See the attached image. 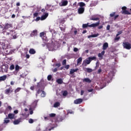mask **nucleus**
Instances as JSON below:
<instances>
[{
	"instance_id": "obj_1",
	"label": "nucleus",
	"mask_w": 131,
	"mask_h": 131,
	"mask_svg": "<svg viewBox=\"0 0 131 131\" xmlns=\"http://www.w3.org/2000/svg\"><path fill=\"white\" fill-rule=\"evenodd\" d=\"M98 25H100V20L95 24H92L90 25H89V23L83 24L82 25V28H87V27H90L91 28H92V27H93V28L97 27H98Z\"/></svg>"
},
{
	"instance_id": "obj_2",
	"label": "nucleus",
	"mask_w": 131,
	"mask_h": 131,
	"mask_svg": "<svg viewBox=\"0 0 131 131\" xmlns=\"http://www.w3.org/2000/svg\"><path fill=\"white\" fill-rule=\"evenodd\" d=\"M9 28H13V24L6 23L3 28V31H4V30H8Z\"/></svg>"
},
{
	"instance_id": "obj_3",
	"label": "nucleus",
	"mask_w": 131,
	"mask_h": 131,
	"mask_svg": "<svg viewBox=\"0 0 131 131\" xmlns=\"http://www.w3.org/2000/svg\"><path fill=\"white\" fill-rule=\"evenodd\" d=\"M123 47L124 49H126V50H130L131 49V45L128 42H123Z\"/></svg>"
},
{
	"instance_id": "obj_4",
	"label": "nucleus",
	"mask_w": 131,
	"mask_h": 131,
	"mask_svg": "<svg viewBox=\"0 0 131 131\" xmlns=\"http://www.w3.org/2000/svg\"><path fill=\"white\" fill-rule=\"evenodd\" d=\"M126 7L124 6L122 7V14H124V15H130V13L128 12V11L126 10Z\"/></svg>"
},
{
	"instance_id": "obj_5",
	"label": "nucleus",
	"mask_w": 131,
	"mask_h": 131,
	"mask_svg": "<svg viewBox=\"0 0 131 131\" xmlns=\"http://www.w3.org/2000/svg\"><path fill=\"white\" fill-rule=\"evenodd\" d=\"M89 64H91V60H90L89 57L85 59L82 64V66H84L85 67H86Z\"/></svg>"
},
{
	"instance_id": "obj_6",
	"label": "nucleus",
	"mask_w": 131,
	"mask_h": 131,
	"mask_svg": "<svg viewBox=\"0 0 131 131\" xmlns=\"http://www.w3.org/2000/svg\"><path fill=\"white\" fill-rule=\"evenodd\" d=\"M83 101V99L82 98H78L74 101V104L77 105L78 104H81Z\"/></svg>"
},
{
	"instance_id": "obj_7",
	"label": "nucleus",
	"mask_w": 131,
	"mask_h": 131,
	"mask_svg": "<svg viewBox=\"0 0 131 131\" xmlns=\"http://www.w3.org/2000/svg\"><path fill=\"white\" fill-rule=\"evenodd\" d=\"M97 15H94L92 16L90 18V20L92 21H100V18L97 17Z\"/></svg>"
},
{
	"instance_id": "obj_8",
	"label": "nucleus",
	"mask_w": 131,
	"mask_h": 131,
	"mask_svg": "<svg viewBox=\"0 0 131 131\" xmlns=\"http://www.w3.org/2000/svg\"><path fill=\"white\" fill-rule=\"evenodd\" d=\"M49 17V13L47 12L44 13L41 16V20L43 21V20H46V18H48Z\"/></svg>"
},
{
	"instance_id": "obj_9",
	"label": "nucleus",
	"mask_w": 131,
	"mask_h": 131,
	"mask_svg": "<svg viewBox=\"0 0 131 131\" xmlns=\"http://www.w3.org/2000/svg\"><path fill=\"white\" fill-rule=\"evenodd\" d=\"M84 10V7H79L78 9V13L80 14H83Z\"/></svg>"
},
{
	"instance_id": "obj_10",
	"label": "nucleus",
	"mask_w": 131,
	"mask_h": 131,
	"mask_svg": "<svg viewBox=\"0 0 131 131\" xmlns=\"http://www.w3.org/2000/svg\"><path fill=\"white\" fill-rule=\"evenodd\" d=\"M13 92V90H12V87H10L9 89H7L5 91V94H6V95H9V94H10V93H12Z\"/></svg>"
},
{
	"instance_id": "obj_11",
	"label": "nucleus",
	"mask_w": 131,
	"mask_h": 131,
	"mask_svg": "<svg viewBox=\"0 0 131 131\" xmlns=\"http://www.w3.org/2000/svg\"><path fill=\"white\" fill-rule=\"evenodd\" d=\"M37 35V30H33L30 34V37H33V36H36Z\"/></svg>"
},
{
	"instance_id": "obj_12",
	"label": "nucleus",
	"mask_w": 131,
	"mask_h": 131,
	"mask_svg": "<svg viewBox=\"0 0 131 131\" xmlns=\"http://www.w3.org/2000/svg\"><path fill=\"white\" fill-rule=\"evenodd\" d=\"M48 49L49 51H54L55 50V44L54 43L50 44L48 47Z\"/></svg>"
},
{
	"instance_id": "obj_13",
	"label": "nucleus",
	"mask_w": 131,
	"mask_h": 131,
	"mask_svg": "<svg viewBox=\"0 0 131 131\" xmlns=\"http://www.w3.org/2000/svg\"><path fill=\"white\" fill-rule=\"evenodd\" d=\"M83 82L91 83V82H92V80H90V78H85L83 79Z\"/></svg>"
},
{
	"instance_id": "obj_14",
	"label": "nucleus",
	"mask_w": 131,
	"mask_h": 131,
	"mask_svg": "<svg viewBox=\"0 0 131 131\" xmlns=\"http://www.w3.org/2000/svg\"><path fill=\"white\" fill-rule=\"evenodd\" d=\"M77 71H78V69H71L70 71V74H73L74 72H77Z\"/></svg>"
},
{
	"instance_id": "obj_15",
	"label": "nucleus",
	"mask_w": 131,
	"mask_h": 131,
	"mask_svg": "<svg viewBox=\"0 0 131 131\" xmlns=\"http://www.w3.org/2000/svg\"><path fill=\"white\" fill-rule=\"evenodd\" d=\"M78 6H79L80 8H83V7H85V3L83 2H79L78 3Z\"/></svg>"
},
{
	"instance_id": "obj_16",
	"label": "nucleus",
	"mask_w": 131,
	"mask_h": 131,
	"mask_svg": "<svg viewBox=\"0 0 131 131\" xmlns=\"http://www.w3.org/2000/svg\"><path fill=\"white\" fill-rule=\"evenodd\" d=\"M82 62V57H79L77 59V65H80V64H81Z\"/></svg>"
},
{
	"instance_id": "obj_17",
	"label": "nucleus",
	"mask_w": 131,
	"mask_h": 131,
	"mask_svg": "<svg viewBox=\"0 0 131 131\" xmlns=\"http://www.w3.org/2000/svg\"><path fill=\"white\" fill-rule=\"evenodd\" d=\"M14 117L15 114L11 113L8 114V118H9V119H14Z\"/></svg>"
},
{
	"instance_id": "obj_18",
	"label": "nucleus",
	"mask_w": 131,
	"mask_h": 131,
	"mask_svg": "<svg viewBox=\"0 0 131 131\" xmlns=\"http://www.w3.org/2000/svg\"><path fill=\"white\" fill-rule=\"evenodd\" d=\"M68 5V1H63L61 2V6L64 7L65 6H67Z\"/></svg>"
},
{
	"instance_id": "obj_19",
	"label": "nucleus",
	"mask_w": 131,
	"mask_h": 131,
	"mask_svg": "<svg viewBox=\"0 0 131 131\" xmlns=\"http://www.w3.org/2000/svg\"><path fill=\"white\" fill-rule=\"evenodd\" d=\"M108 47H109V45H108V43L107 42H105L103 45V49L102 50H107V48H108Z\"/></svg>"
},
{
	"instance_id": "obj_20",
	"label": "nucleus",
	"mask_w": 131,
	"mask_h": 131,
	"mask_svg": "<svg viewBox=\"0 0 131 131\" xmlns=\"http://www.w3.org/2000/svg\"><path fill=\"white\" fill-rule=\"evenodd\" d=\"M6 79H7V75H4L0 77V81H4V80H6Z\"/></svg>"
},
{
	"instance_id": "obj_21",
	"label": "nucleus",
	"mask_w": 131,
	"mask_h": 131,
	"mask_svg": "<svg viewBox=\"0 0 131 131\" xmlns=\"http://www.w3.org/2000/svg\"><path fill=\"white\" fill-rule=\"evenodd\" d=\"M21 122V120L20 119L15 120L13 121V124L16 125L17 124H19Z\"/></svg>"
},
{
	"instance_id": "obj_22",
	"label": "nucleus",
	"mask_w": 131,
	"mask_h": 131,
	"mask_svg": "<svg viewBox=\"0 0 131 131\" xmlns=\"http://www.w3.org/2000/svg\"><path fill=\"white\" fill-rule=\"evenodd\" d=\"M56 82H57L58 84H62V83H63V79L59 78L56 80Z\"/></svg>"
},
{
	"instance_id": "obj_23",
	"label": "nucleus",
	"mask_w": 131,
	"mask_h": 131,
	"mask_svg": "<svg viewBox=\"0 0 131 131\" xmlns=\"http://www.w3.org/2000/svg\"><path fill=\"white\" fill-rule=\"evenodd\" d=\"M98 36H99V33L89 35L88 36V38H91V37H97Z\"/></svg>"
},
{
	"instance_id": "obj_24",
	"label": "nucleus",
	"mask_w": 131,
	"mask_h": 131,
	"mask_svg": "<svg viewBox=\"0 0 131 131\" xmlns=\"http://www.w3.org/2000/svg\"><path fill=\"white\" fill-rule=\"evenodd\" d=\"M35 53H36V52L35 51V50L33 49H31L29 50V53L31 54L32 55H34V54H35Z\"/></svg>"
},
{
	"instance_id": "obj_25",
	"label": "nucleus",
	"mask_w": 131,
	"mask_h": 131,
	"mask_svg": "<svg viewBox=\"0 0 131 131\" xmlns=\"http://www.w3.org/2000/svg\"><path fill=\"white\" fill-rule=\"evenodd\" d=\"M86 72L88 73H91V72H93V70L90 68H86L85 70H84Z\"/></svg>"
},
{
	"instance_id": "obj_26",
	"label": "nucleus",
	"mask_w": 131,
	"mask_h": 131,
	"mask_svg": "<svg viewBox=\"0 0 131 131\" xmlns=\"http://www.w3.org/2000/svg\"><path fill=\"white\" fill-rule=\"evenodd\" d=\"M60 104L59 102H56L54 104L53 106L54 108H57V107H59L60 106Z\"/></svg>"
},
{
	"instance_id": "obj_27",
	"label": "nucleus",
	"mask_w": 131,
	"mask_h": 131,
	"mask_svg": "<svg viewBox=\"0 0 131 131\" xmlns=\"http://www.w3.org/2000/svg\"><path fill=\"white\" fill-rule=\"evenodd\" d=\"M88 58H89V60H90V61L92 62L94 60L96 61L97 57L96 56H93V57H88Z\"/></svg>"
},
{
	"instance_id": "obj_28",
	"label": "nucleus",
	"mask_w": 131,
	"mask_h": 131,
	"mask_svg": "<svg viewBox=\"0 0 131 131\" xmlns=\"http://www.w3.org/2000/svg\"><path fill=\"white\" fill-rule=\"evenodd\" d=\"M42 91H43L40 89V88L38 89V90L36 91V97H37L38 95H39V94H40V92Z\"/></svg>"
},
{
	"instance_id": "obj_29",
	"label": "nucleus",
	"mask_w": 131,
	"mask_h": 131,
	"mask_svg": "<svg viewBox=\"0 0 131 131\" xmlns=\"http://www.w3.org/2000/svg\"><path fill=\"white\" fill-rule=\"evenodd\" d=\"M99 66H100V62L97 61L96 63V66L95 67V70H97V69L99 68Z\"/></svg>"
},
{
	"instance_id": "obj_30",
	"label": "nucleus",
	"mask_w": 131,
	"mask_h": 131,
	"mask_svg": "<svg viewBox=\"0 0 131 131\" xmlns=\"http://www.w3.org/2000/svg\"><path fill=\"white\" fill-rule=\"evenodd\" d=\"M52 129H54V127H52V128H51V127L49 126L46 128L45 131H48V130L51 131L52 130Z\"/></svg>"
},
{
	"instance_id": "obj_31",
	"label": "nucleus",
	"mask_w": 131,
	"mask_h": 131,
	"mask_svg": "<svg viewBox=\"0 0 131 131\" xmlns=\"http://www.w3.org/2000/svg\"><path fill=\"white\" fill-rule=\"evenodd\" d=\"M21 91V88H17L14 91L15 94H17V93H18V92H20Z\"/></svg>"
},
{
	"instance_id": "obj_32",
	"label": "nucleus",
	"mask_w": 131,
	"mask_h": 131,
	"mask_svg": "<svg viewBox=\"0 0 131 131\" xmlns=\"http://www.w3.org/2000/svg\"><path fill=\"white\" fill-rule=\"evenodd\" d=\"M67 95H68V92H67V91H63L62 93V95L63 96V97H66Z\"/></svg>"
},
{
	"instance_id": "obj_33",
	"label": "nucleus",
	"mask_w": 131,
	"mask_h": 131,
	"mask_svg": "<svg viewBox=\"0 0 131 131\" xmlns=\"http://www.w3.org/2000/svg\"><path fill=\"white\" fill-rule=\"evenodd\" d=\"M119 39H120V37L116 36V37L114 39V42H116V41H118Z\"/></svg>"
},
{
	"instance_id": "obj_34",
	"label": "nucleus",
	"mask_w": 131,
	"mask_h": 131,
	"mask_svg": "<svg viewBox=\"0 0 131 131\" xmlns=\"http://www.w3.org/2000/svg\"><path fill=\"white\" fill-rule=\"evenodd\" d=\"M41 97L42 98H44V97H46V92L45 91H42V93L40 95Z\"/></svg>"
},
{
	"instance_id": "obj_35",
	"label": "nucleus",
	"mask_w": 131,
	"mask_h": 131,
	"mask_svg": "<svg viewBox=\"0 0 131 131\" xmlns=\"http://www.w3.org/2000/svg\"><path fill=\"white\" fill-rule=\"evenodd\" d=\"M19 70H20V67L18 64H16L15 66V71H19Z\"/></svg>"
},
{
	"instance_id": "obj_36",
	"label": "nucleus",
	"mask_w": 131,
	"mask_h": 131,
	"mask_svg": "<svg viewBox=\"0 0 131 131\" xmlns=\"http://www.w3.org/2000/svg\"><path fill=\"white\" fill-rule=\"evenodd\" d=\"M56 116V114L51 113L49 114V117L51 118V117H55Z\"/></svg>"
},
{
	"instance_id": "obj_37",
	"label": "nucleus",
	"mask_w": 131,
	"mask_h": 131,
	"mask_svg": "<svg viewBox=\"0 0 131 131\" xmlns=\"http://www.w3.org/2000/svg\"><path fill=\"white\" fill-rule=\"evenodd\" d=\"M40 37H45V33L43 32L40 33Z\"/></svg>"
},
{
	"instance_id": "obj_38",
	"label": "nucleus",
	"mask_w": 131,
	"mask_h": 131,
	"mask_svg": "<svg viewBox=\"0 0 131 131\" xmlns=\"http://www.w3.org/2000/svg\"><path fill=\"white\" fill-rule=\"evenodd\" d=\"M14 69H15V66H14V64H12L10 67V70H14Z\"/></svg>"
},
{
	"instance_id": "obj_39",
	"label": "nucleus",
	"mask_w": 131,
	"mask_h": 131,
	"mask_svg": "<svg viewBox=\"0 0 131 131\" xmlns=\"http://www.w3.org/2000/svg\"><path fill=\"white\" fill-rule=\"evenodd\" d=\"M9 122H10V120H4V124H7L9 123Z\"/></svg>"
},
{
	"instance_id": "obj_40",
	"label": "nucleus",
	"mask_w": 131,
	"mask_h": 131,
	"mask_svg": "<svg viewBox=\"0 0 131 131\" xmlns=\"http://www.w3.org/2000/svg\"><path fill=\"white\" fill-rule=\"evenodd\" d=\"M67 62V60H66V59H64L63 61H62V65L64 66L65 65H66V63Z\"/></svg>"
},
{
	"instance_id": "obj_41",
	"label": "nucleus",
	"mask_w": 131,
	"mask_h": 131,
	"mask_svg": "<svg viewBox=\"0 0 131 131\" xmlns=\"http://www.w3.org/2000/svg\"><path fill=\"white\" fill-rule=\"evenodd\" d=\"M45 120H50L51 119V118H50V116L45 117H44Z\"/></svg>"
},
{
	"instance_id": "obj_42",
	"label": "nucleus",
	"mask_w": 131,
	"mask_h": 131,
	"mask_svg": "<svg viewBox=\"0 0 131 131\" xmlns=\"http://www.w3.org/2000/svg\"><path fill=\"white\" fill-rule=\"evenodd\" d=\"M122 33H123L122 31H120L118 32V33L117 34L116 36H118L119 35H120V34H122Z\"/></svg>"
},
{
	"instance_id": "obj_43",
	"label": "nucleus",
	"mask_w": 131,
	"mask_h": 131,
	"mask_svg": "<svg viewBox=\"0 0 131 131\" xmlns=\"http://www.w3.org/2000/svg\"><path fill=\"white\" fill-rule=\"evenodd\" d=\"M34 122V121L32 119H29V123H33Z\"/></svg>"
},
{
	"instance_id": "obj_44",
	"label": "nucleus",
	"mask_w": 131,
	"mask_h": 131,
	"mask_svg": "<svg viewBox=\"0 0 131 131\" xmlns=\"http://www.w3.org/2000/svg\"><path fill=\"white\" fill-rule=\"evenodd\" d=\"M98 56L99 58H100V60L103 59V55L101 53H99Z\"/></svg>"
},
{
	"instance_id": "obj_45",
	"label": "nucleus",
	"mask_w": 131,
	"mask_h": 131,
	"mask_svg": "<svg viewBox=\"0 0 131 131\" xmlns=\"http://www.w3.org/2000/svg\"><path fill=\"white\" fill-rule=\"evenodd\" d=\"M48 78V80H51V79H52V75H49L47 77Z\"/></svg>"
},
{
	"instance_id": "obj_46",
	"label": "nucleus",
	"mask_w": 131,
	"mask_h": 131,
	"mask_svg": "<svg viewBox=\"0 0 131 131\" xmlns=\"http://www.w3.org/2000/svg\"><path fill=\"white\" fill-rule=\"evenodd\" d=\"M37 16H38V13L35 12L33 14V18H35V17H37Z\"/></svg>"
},
{
	"instance_id": "obj_47",
	"label": "nucleus",
	"mask_w": 131,
	"mask_h": 131,
	"mask_svg": "<svg viewBox=\"0 0 131 131\" xmlns=\"http://www.w3.org/2000/svg\"><path fill=\"white\" fill-rule=\"evenodd\" d=\"M116 12H113L110 14V17H114L115 16Z\"/></svg>"
},
{
	"instance_id": "obj_48",
	"label": "nucleus",
	"mask_w": 131,
	"mask_h": 131,
	"mask_svg": "<svg viewBox=\"0 0 131 131\" xmlns=\"http://www.w3.org/2000/svg\"><path fill=\"white\" fill-rule=\"evenodd\" d=\"M55 66H56V67H58V68L61 67V63H56V64H55Z\"/></svg>"
},
{
	"instance_id": "obj_49",
	"label": "nucleus",
	"mask_w": 131,
	"mask_h": 131,
	"mask_svg": "<svg viewBox=\"0 0 131 131\" xmlns=\"http://www.w3.org/2000/svg\"><path fill=\"white\" fill-rule=\"evenodd\" d=\"M69 67H70V66L69 64H67L65 66L64 68L67 70L69 69Z\"/></svg>"
},
{
	"instance_id": "obj_50",
	"label": "nucleus",
	"mask_w": 131,
	"mask_h": 131,
	"mask_svg": "<svg viewBox=\"0 0 131 131\" xmlns=\"http://www.w3.org/2000/svg\"><path fill=\"white\" fill-rule=\"evenodd\" d=\"M101 72H102V69H101V68H100L97 72L98 74H100V73H101Z\"/></svg>"
},
{
	"instance_id": "obj_51",
	"label": "nucleus",
	"mask_w": 131,
	"mask_h": 131,
	"mask_svg": "<svg viewBox=\"0 0 131 131\" xmlns=\"http://www.w3.org/2000/svg\"><path fill=\"white\" fill-rule=\"evenodd\" d=\"M52 71L53 72H57V71H58V69L57 68H55L52 70Z\"/></svg>"
},
{
	"instance_id": "obj_52",
	"label": "nucleus",
	"mask_w": 131,
	"mask_h": 131,
	"mask_svg": "<svg viewBox=\"0 0 131 131\" xmlns=\"http://www.w3.org/2000/svg\"><path fill=\"white\" fill-rule=\"evenodd\" d=\"M4 67H5V70H4V71H5V72H8V67L6 66H4Z\"/></svg>"
},
{
	"instance_id": "obj_53",
	"label": "nucleus",
	"mask_w": 131,
	"mask_h": 131,
	"mask_svg": "<svg viewBox=\"0 0 131 131\" xmlns=\"http://www.w3.org/2000/svg\"><path fill=\"white\" fill-rule=\"evenodd\" d=\"M39 20H41V17H37L36 18V21H39Z\"/></svg>"
},
{
	"instance_id": "obj_54",
	"label": "nucleus",
	"mask_w": 131,
	"mask_h": 131,
	"mask_svg": "<svg viewBox=\"0 0 131 131\" xmlns=\"http://www.w3.org/2000/svg\"><path fill=\"white\" fill-rule=\"evenodd\" d=\"M119 17V15H115L114 20H116V19H117V18H118Z\"/></svg>"
},
{
	"instance_id": "obj_55",
	"label": "nucleus",
	"mask_w": 131,
	"mask_h": 131,
	"mask_svg": "<svg viewBox=\"0 0 131 131\" xmlns=\"http://www.w3.org/2000/svg\"><path fill=\"white\" fill-rule=\"evenodd\" d=\"M74 52H78V49L77 48H74Z\"/></svg>"
},
{
	"instance_id": "obj_56",
	"label": "nucleus",
	"mask_w": 131,
	"mask_h": 131,
	"mask_svg": "<svg viewBox=\"0 0 131 131\" xmlns=\"http://www.w3.org/2000/svg\"><path fill=\"white\" fill-rule=\"evenodd\" d=\"M30 90H31V91H34V85L31 86Z\"/></svg>"
},
{
	"instance_id": "obj_57",
	"label": "nucleus",
	"mask_w": 131,
	"mask_h": 131,
	"mask_svg": "<svg viewBox=\"0 0 131 131\" xmlns=\"http://www.w3.org/2000/svg\"><path fill=\"white\" fill-rule=\"evenodd\" d=\"M107 30H110V25H108L106 27Z\"/></svg>"
},
{
	"instance_id": "obj_58",
	"label": "nucleus",
	"mask_w": 131,
	"mask_h": 131,
	"mask_svg": "<svg viewBox=\"0 0 131 131\" xmlns=\"http://www.w3.org/2000/svg\"><path fill=\"white\" fill-rule=\"evenodd\" d=\"M84 93V91L81 90V93H80L81 96H82Z\"/></svg>"
},
{
	"instance_id": "obj_59",
	"label": "nucleus",
	"mask_w": 131,
	"mask_h": 131,
	"mask_svg": "<svg viewBox=\"0 0 131 131\" xmlns=\"http://www.w3.org/2000/svg\"><path fill=\"white\" fill-rule=\"evenodd\" d=\"M93 91H94L93 89H89L88 90V92H89V93H92V92H93Z\"/></svg>"
},
{
	"instance_id": "obj_60",
	"label": "nucleus",
	"mask_w": 131,
	"mask_h": 131,
	"mask_svg": "<svg viewBox=\"0 0 131 131\" xmlns=\"http://www.w3.org/2000/svg\"><path fill=\"white\" fill-rule=\"evenodd\" d=\"M73 6H74V7H77V2H75L73 4Z\"/></svg>"
},
{
	"instance_id": "obj_61",
	"label": "nucleus",
	"mask_w": 131,
	"mask_h": 131,
	"mask_svg": "<svg viewBox=\"0 0 131 131\" xmlns=\"http://www.w3.org/2000/svg\"><path fill=\"white\" fill-rule=\"evenodd\" d=\"M18 110H15V111H14V113L15 114H18Z\"/></svg>"
},
{
	"instance_id": "obj_62",
	"label": "nucleus",
	"mask_w": 131,
	"mask_h": 131,
	"mask_svg": "<svg viewBox=\"0 0 131 131\" xmlns=\"http://www.w3.org/2000/svg\"><path fill=\"white\" fill-rule=\"evenodd\" d=\"M100 54H102V56H104V55H105V51H102Z\"/></svg>"
},
{
	"instance_id": "obj_63",
	"label": "nucleus",
	"mask_w": 131,
	"mask_h": 131,
	"mask_svg": "<svg viewBox=\"0 0 131 131\" xmlns=\"http://www.w3.org/2000/svg\"><path fill=\"white\" fill-rule=\"evenodd\" d=\"M13 39H16V38H17V35H13Z\"/></svg>"
},
{
	"instance_id": "obj_64",
	"label": "nucleus",
	"mask_w": 131,
	"mask_h": 131,
	"mask_svg": "<svg viewBox=\"0 0 131 131\" xmlns=\"http://www.w3.org/2000/svg\"><path fill=\"white\" fill-rule=\"evenodd\" d=\"M7 108L9 110H12V107L11 106H8Z\"/></svg>"
}]
</instances>
